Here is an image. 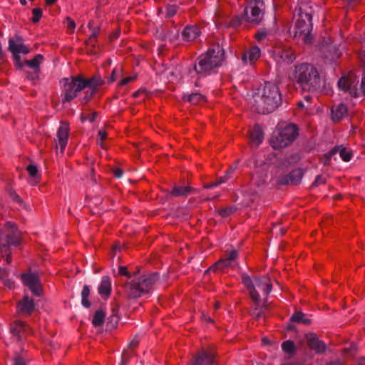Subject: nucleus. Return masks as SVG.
Masks as SVG:
<instances>
[{"instance_id":"nucleus-1","label":"nucleus","mask_w":365,"mask_h":365,"mask_svg":"<svg viewBox=\"0 0 365 365\" xmlns=\"http://www.w3.org/2000/svg\"><path fill=\"white\" fill-rule=\"evenodd\" d=\"M103 84L99 76L85 78L82 76H76L63 80L62 102H70L76 98L78 93L84 91V96L80 98L82 104L89 102L98 89Z\"/></svg>"},{"instance_id":"nucleus-2","label":"nucleus","mask_w":365,"mask_h":365,"mask_svg":"<svg viewBox=\"0 0 365 365\" xmlns=\"http://www.w3.org/2000/svg\"><path fill=\"white\" fill-rule=\"evenodd\" d=\"M253 100L255 110L265 114L273 112L280 105L282 96L276 84L267 82L257 89Z\"/></svg>"},{"instance_id":"nucleus-3","label":"nucleus","mask_w":365,"mask_h":365,"mask_svg":"<svg viewBox=\"0 0 365 365\" xmlns=\"http://www.w3.org/2000/svg\"><path fill=\"white\" fill-rule=\"evenodd\" d=\"M292 78L303 91L314 92L323 87V80L315 66L307 63L294 66Z\"/></svg>"},{"instance_id":"nucleus-4","label":"nucleus","mask_w":365,"mask_h":365,"mask_svg":"<svg viewBox=\"0 0 365 365\" xmlns=\"http://www.w3.org/2000/svg\"><path fill=\"white\" fill-rule=\"evenodd\" d=\"M224 58V51L220 45H214L197 58L194 68L200 76H207L217 67H219Z\"/></svg>"},{"instance_id":"nucleus-5","label":"nucleus","mask_w":365,"mask_h":365,"mask_svg":"<svg viewBox=\"0 0 365 365\" xmlns=\"http://www.w3.org/2000/svg\"><path fill=\"white\" fill-rule=\"evenodd\" d=\"M138 272L133 274L134 279L124 285V292L129 299H137L148 293L158 279L157 273L148 274L137 277Z\"/></svg>"},{"instance_id":"nucleus-6","label":"nucleus","mask_w":365,"mask_h":365,"mask_svg":"<svg viewBox=\"0 0 365 365\" xmlns=\"http://www.w3.org/2000/svg\"><path fill=\"white\" fill-rule=\"evenodd\" d=\"M312 14V7L306 6H300L297 14V19L294 28V36L301 39L305 43H311L312 41L311 34Z\"/></svg>"},{"instance_id":"nucleus-7","label":"nucleus","mask_w":365,"mask_h":365,"mask_svg":"<svg viewBox=\"0 0 365 365\" xmlns=\"http://www.w3.org/2000/svg\"><path fill=\"white\" fill-rule=\"evenodd\" d=\"M242 280L256 304H259L263 297L266 298L272 289L270 279L267 276L257 277L252 280L248 275L243 274Z\"/></svg>"},{"instance_id":"nucleus-8","label":"nucleus","mask_w":365,"mask_h":365,"mask_svg":"<svg viewBox=\"0 0 365 365\" xmlns=\"http://www.w3.org/2000/svg\"><path fill=\"white\" fill-rule=\"evenodd\" d=\"M359 80L356 76L350 73L342 76L338 81V86L341 91L349 93L353 97L361 95L365 96V70L361 79L360 87H358Z\"/></svg>"},{"instance_id":"nucleus-9","label":"nucleus","mask_w":365,"mask_h":365,"mask_svg":"<svg viewBox=\"0 0 365 365\" xmlns=\"http://www.w3.org/2000/svg\"><path fill=\"white\" fill-rule=\"evenodd\" d=\"M297 135V127L293 124L288 125L274 133L270 139V143L274 149L282 148L292 143Z\"/></svg>"},{"instance_id":"nucleus-10","label":"nucleus","mask_w":365,"mask_h":365,"mask_svg":"<svg viewBox=\"0 0 365 365\" xmlns=\"http://www.w3.org/2000/svg\"><path fill=\"white\" fill-rule=\"evenodd\" d=\"M264 4L263 0H250L245 9L247 21L258 24L264 16Z\"/></svg>"},{"instance_id":"nucleus-11","label":"nucleus","mask_w":365,"mask_h":365,"mask_svg":"<svg viewBox=\"0 0 365 365\" xmlns=\"http://www.w3.org/2000/svg\"><path fill=\"white\" fill-rule=\"evenodd\" d=\"M216 353L212 349H202L193 356L188 365H217Z\"/></svg>"},{"instance_id":"nucleus-12","label":"nucleus","mask_w":365,"mask_h":365,"mask_svg":"<svg viewBox=\"0 0 365 365\" xmlns=\"http://www.w3.org/2000/svg\"><path fill=\"white\" fill-rule=\"evenodd\" d=\"M19 242V236L14 232H11L6 235V239L0 237V252L3 257H6V263H10L11 258V245H17Z\"/></svg>"},{"instance_id":"nucleus-13","label":"nucleus","mask_w":365,"mask_h":365,"mask_svg":"<svg viewBox=\"0 0 365 365\" xmlns=\"http://www.w3.org/2000/svg\"><path fill=\"white\" fill-rule=\"evenodd\" d=\"M273 55L274 60L279 64H289L296 58L294 51L291 47L287 46H282L276 48Z\"/></svg>"},{"instance_id":"nucleus-14","label":"nucleus","mask_w":365,"mask_h":365,"mask_svg":"<svg viewBox=\"0 0 365 365\" xmlns=\"http://www.w3.org/2000/svg\"><path fill=\"white\" fill-rule=\"evenodd\" d=\"M23 284L36 296H41V285L38 274L35 273H23L20 275Z\"/></svg>"},{"instance_id":"nucleus-15","label":"nucleus","mask_w":365,"mask_h":365,"mask_svg":"<svg viewBox=\"0 0 365 365\" xmlns=\"http://www.w3.org/2000/svg\"><path fill=\"white\" fill-rule=\"evenodd\" d=\"M238 257V252L235 250L227 251L224 258L218 260L210 269H225L229 267H234L236 265V259Z\"/></svg>"},{"instance_id":"nucleus-16","label":"nucleus","mask_w":365,"mask_h":365,"mask_svg":"<svg viewBox=\"0 0 365 365\" xmlns=\"http://www.w3.org/2000/svg\"><path fill=\"white\" fill-rule=\"evenodd\" d=\"M11 333L14 341L16 342L21 341L27 335L32 333V330L24 322L16 321L11 327Z\"/></svg>"},{"instance_id":"nucleus-17","label":"nucleus","mask_w":365,"mask_h":365,"mask_svg":"<svg viewBox=\"0 0 365 365\" xmlns=\"http://www.w3.org/2000/svg\"><path fill=\"white\" fill-rule=\"evenodd\" d=\"M9 50L13 53L17 61H20V53L27 54L29 53V48L23 43L21 38L19 36L15 39H9Z\"/></svg>"},{"instance_id":"nucleus-18","label":"nucleus","mask_w":365,"mask_h":365,"mask_svg":"<svg viewBox=\"0 0 365 365\" xmlns=\"http://www.w3.org/2000/svg\"><path fill=\"white\" fill-rule=\"evenodd\" d=\"M69 125L66 122H61L57 131V144L56 147L60 148L61 153H63L68 140Z\"/></svg>"},{"instance_id":"nucleus-19","label":"nucleus","mask_w":365,"mask_h":365,"mask_svg":"<svg viewBox=\"0 0 365 365\" xmlns=\"http://www.w3.org/2000/svg\"><path fill=\"white\" fill-rule=\"evenodd\" d=\"M303 177V171L300 168H297L290 172L288 175L280 178L278 183L280 185H297Z\"/></svg>"},{"instance_id":"nucleus-20","label":"nucleus","mask_w":365,"mask_h":365,"mask_svg":"<svg viewBox=\"0 0 365 365\" xmlns=\"http://www.w3.org/2000/svg\"><path fill=\"white\" fill-rule=\"evenodd\" d=\"M307 343L308 346L316 354H322L327 349L326 344L319 340L317 336L314 334H308L306 336Z\"/></svg>"},{"instance_id":"nucleus-21","label":"nucleus","mask_w":365,"mask_h":365,"mask_svg":"<svg viewBox=\"0 0 365 365\" xmlns=\"http://www.w3.org/2000/svg\"><path fill=\"white\" fill-rule=\"evenodd\" d=\"M261 51L259 48L257 46H253L250 47L249 50H247L243 54L242 57V60L245 63L254 64L260 57Z\"/></svg>"},{"instance_id":"nucleus-22","label":"nucleus","mask_w":365,"mask_h":365,"mask_svg":"<svg viewBox=\"0 0 365 365\" xmlns=\"http://www.w3.org/2000/svg\"><path fill=\"white\" fill-rule=\"evenodd\" d=\"M250 139L252 147H258L263 141L264 133L259 125H255L250 130Z\"/></svg>"},{"instance_id":"nucleus-23","label":"nucleus","mask_w":365,"mask_h":365,"mask_svg":"<svg viewBox=\"0 0 365 365\" xmlns=\"http://www.w3.org/2000/svg\"><path fill=\"white\" fill-rule=\"evenodd\" d=\"M35 304L32 299L25 296L21 301L18 303V309L22 314L30 315L34 310Z\"/></svg>"},{"instance_id":"nucleus-24","label":"nucleus","mask_w":365,"mask_h":365,"mask_svg":"<svg viewBox=\"0 0 365 365\" xmlns=\"http://www.w3.org/2000/svg\"><path fill=\"white\" fill-rule=\"evenodd\" d=\"M347 113L348 108L345 104L334 106L331 108V119L334 121H339L346 116Z\"/></svg>"},{"instance_id":"nucleus-25","label":"nucleus","mask_w":365,"mask_h":365,"mask_svg":"<svg viewBox=\"0 0 365 365\" xmlns=\"http://www.w3.org/2000/svg\"><path fill=\"white\" fill-rule=\"evenodd\" d=\"M200 34V29L197 26H187L182 33L183 39L187 41L195 40Z\"/></svg>"},{"instance_id":"nucleus-26","label":"nucleus","mask_w":365,"mask_h":365,"mask_svg":"<svg viewBox=\"0 0 365 365\" xmlns=\"http://www.w3.org/2000/svg\"><path fill=\"white\" fill-rule=\"evenodd\" d=\"M336 153H339L341 159L345 162H349L353 156L351 151L346 148L343 147L342 145L334 147L329 152V155L331 157Z\"/></svg>"},{"instance_id":"nucleus-27","label":"nucleus","mask_w":365,"mask_h":365,"mask_svg":"<svg viewBox=\"0 0 365 365\" xmlns=\"http://www.w3.org/2000/svg\"><path fill=\"white\" fill-rule=\"evenodd\" d=\"M111 292V282L108 276H103L102 277L101 284L98 287V293L101 296L108 297Z\"/></svg>"},{"instance_id":"nucleus-28","label":"nucleus","mask_w":365,"mask_h":365,"mask_svg":"<svg viewBox=\"0 0 365 365\" xmlns=\"http://www.w3.org/2000/svg\"><path fill=\"white\" fill-rule=\"evenodd\" d=\"M9 272L6 269L0 267V286L11 289L14 287V282L8 279Z\"/></svg>"},{"instance_id":"nucleus-29","label":"nucleus","mask_w":365,"mask_h":365,"mask_svg":"<svg viewBox=\"0 0 365 365\" xmlns=\"http://www.w3.org/2000/svg\"><path fill=\"white\" fill-rule=\"evenodd\" d=\"M182 99L185 101H188L194 105L199 104L205 101V96L198 93L185 94L182 97Z\"/></svg>"},{"instance_id":"nucleus-30","label":"nucleus","mask_w":365,"mask_h":365,"mask_svg":"<svg viewBox=\"0 0 365 365\" xmlns=\"http://www.w3.org/2000/svg\"><path fill=\"white\" fill-rule=\"evenodd\" d=\"M43 60V56L41 54H37L34 58L25 61L24 64L34 71H38L39 66L42 63Z\"/></svg>"},{"instance_id":"nucleus-31","label":"nucleus","mask_w":365,"mask_h":365,"mask_svg":"<svg viewBox=\"0 0 365 365\" xmlns=\"http://www.w3.org/2000/svg\"><path fill=\"white\" fill-rule=\"evenodd\" d=\"M26 170L29 175L34 178L31 181L32 185H36L39 182V178L38 177V168L36 165L30 164L26 167Z\"/></svg>"},{"instance_id":"nucleus-32","label":"nucleus","mask_w":365,"mask_h":365,"mask_svg":"<svg viewBox=\"0 0 365 365\" xmlns=\"http://www.w3.org/2000/svg\"><path fill=\"white\" fill-rule=\"evenodd\" d=\"M192 190L190 187H175L171 191V194L174 196L187 195L191 192Z\"/></svg>"},{"instance_id":"nucleus-33","label":"nucleus","mask_w":365,"mask_h":365,"mask_svg":"<svg viewBox=\"0 0 365 365\" xmlns=\"http://www.w3.org/2000/svg\"><path fill=\"white\" fill-rule=\"evenodd\" d=\"M105 314L102 310H98L92 320V323L95 327H99L103 324Z\"/></svg>"},{"instance_id":"nucleus-34","label":"nucleus","mask_w":365,"mask_h":365,"mask_svg":"<svg viewBox=\"0 0 365 365\" xmlns=\"http://www.w3.org/2000/svg\"><path fill=\"white\" fill-rule=\"evenodd\" d=\"M291 320L294 322L302 323L304 324H309L310 323V320L309 319H305L304 314L302 312L294 313L292 316Z\"/></svg>"},{"instance_id":"nucleus-35","label":"nucleus","mask_w":365,"mask_h":365,"mask_svg":"<svg viewBox=\"0 0 365 365\" xmlns=\"http://www.w3.org/2000/svg\"><path fill=\"white\" fill-rule=\"evenodd\" d=\"M260 303L259 304H256L255 303V307H253L251 310V314L256 319H259L260 318L264 317V309L265 307L259 308Z\"/></svg>"},{"instance_id":"nucleus-36","label":"nucleus","mask_w":365,"mask_h":365,"mask_svg":"<svg viewBox=\"0 0 365 365\" xmlns=\"http://www.w3.org/2000/svg\"><path fill=\"white\" fill-rule=\"evenodd\" d=\"M282 350L287 354H294L295 351L294 344L291 341H286L282 344Z\"/></svg>"},{"instance_id":"nucleus-37","label":"nucleus","mask_w":365,"mask_h":365,"mask_svg":"<svg viewBox=\"0 0 365 365\" xmlns=\"http://www.w3.org/2000/svg\"><path fill=\"white\" fill-rule=\"evenodd\" d=\"M234 168H230L225 173V175L224 176H222L220 177L217 180V185H220L222 183H225L230 178H231V175L234 172Z\"/></svg>"},{"instance_id":"nucleus-38","label":"nucleus","mask_w":365,"mask_h":365,"mask_svg":"<svg viewBox=\"0 0 365 365\" xmlns=\"http://www.w3.org/2000/svg\"><path fill=\"white\" fill-rule=\"evenodd\" d=\"M236 210L234 207H227L218 210L219 215L222 217H227Z\"/></svg>"},{"instance_id":"nucleus-39","label":"nucleus","mask_w":365,"mask_h":365,"mask_svg":"<svg viewBox=\"0 0 365 365\" xmlns=\"http://www.w3.org/2000/svg\"><path fill=\"white\" fill-rule=\"evenodd\" d=\"M32 19H31V21L34 22V23H37L39 21V20L41 19V16H42V10L40 8H34L33 10H32Z\"/></svg>"},{"instance_id":"nucleus-40","label":"nucleus","mask_w":365,"mask_h":365,"mask_svg":"<svg viewBox=\"0 0 365 365\" xmlns=\"http://www.w3.org/2000/svg\"><path fill=\"white\" fill-rule=\"evenodd\" d=\"M137 79V75L132 76H128L125 78H123L120 82L119 86H125L127 84L132 83L135 81Z\"/></svg>"},{"instance_id":"nucleus-41","label":"nucleus","mask_w":365,"mask_h":365,"mask_svg":"<svg viewBox=\"0 0 365 365\" xmlns=\"http://www.w3.org/2000/svg\"><path fill=\"white\" fill-rule=\"evenodd\" d=\"M122 73H123V71H122V69L121 68H114L112 71V74L110 76V78L109 79V81L110 82H113L115 81H116V79L121 76H122Z\"/></svg>"},{"instance_id":"nucleus-42","label":"nucleus","mask_w":365,"mask_h":365,"mask_svg":"<svg viewBox=\"0 0 365 365\" xmlns=\"http://www.w3.org/2000/svg\"><path fill=\"white\" fill-rule=\"evenodd\" d=\"M166 16L168 18L175 16L178 11V7L175 5H170L167 7Z\"/></svg>"},{"instance_id":"nucleus-43","label":"nucleus","mask_w":365,"mask_h":365,"mask_svg":"<svg viewBox=\"0 0 365 365\" xmlns=\"http://www.w3.org/2000/svg\"><path fill=\"white\" fill-rule=\"evenodd\" d=\"M14 365H26V361L25 359L20 355H16L13 358Z\"/></svg>"},{"instance_id":"nucleus-44","label":"nucleus","mask_w":365,"mask_h":365,"mask_svg":"<svg viewBox=\"0 0 365 365\" xmlns=\"http://www.w3.org/2000/svg\"><path fill=\"white\" fill-rule=\"evenodd\" d=\"M88 27L89 29L91 30V34L90 35V36H92V38H97L98 34H99V28L98 27H93V21H90L88 23Z\"/></svg>"},{"instance_id":"nucleus-45","label":"nucleus","mask_w":365,"mask_h":365,"mask_svg":"<svg viewBox=\"0 0 365 365\" xmlns=\"http://www.w3.org/2000/svg\"><path fill=\"white\" fill-rule=\"evenodd\" d=\"M118 273L120 275L125 276L129 279L133 276L132 274L128 271V269L125 266H120L119 267Z\"/></svg>"},{"instance_id":"nucleus-46","label":"nucleus","mask_w":365,"mask_h":365,"mask_svg":"<svg viewBox=\"0 0 365 365\" xmlns=\"http://www.w3.org/2000/svg\"><path fill=\"white\" fill-rule=\"evenodd\" d=\"M107 135H108V134L104 130L101 129L98 131V136L100 140L99 145L102 148L104 147L103 144V141L107 138Z\"/></svg>"},{"instance_id":"nucleus-47","label":"nucleus","mask_w":365,"mask_h":365,"mask_svg":"<svg viewBox=\"0 0 365 365\" xmlns=\"http://www.w3.org/2000/svg\"><path fill=\"white\" fill-rule=\"evenodd\" d=\"M326 182V178L322 175H318L315 180V181L313 182V185L318 186L319 185L324 184Z\"/></svg>"},{"instance_id":"nucleus-48","label":"nucleus","mask_w":365,"mask_h":365,"mask_svg":"<svg viewBox=\"0 0 365 365\" xmlns=\"http://www.w3.org/2000/svg\"><path fill=\"white\" fill-rule=\"evenodd\" d=\"M66 22L67 24V28L71 29V31H73L76 28V24L73 20H72L71 18L67 17L66 19Z\"/></svg>"},{"instance_id":"nucleus-49","label":"nucleus","mask_w":365,"mask_h":365,"mask_svg":"<svg viewBox=\"0 0 365 365\" xmlns=\"http://www.w3.org/2000/svg\"><path fill=\"white\" fill-rule=\"evenodd\" d=\"M90 294V289L88 286L84 285L81 292V297L82 298H88Z\"/></svg>"},{"instance_id":"nucleus-50","label":"nucleus","mask_w":365,"mask_h":365,"mask_svg":"<svg viewBox=\"0 0 365 365\" xmlns=\"http://www.w3.org/2000/svg\"><path fill=\"white\" fill-rule=\"evenodd\" d=\"M11 197L12 198V200L19 204H21L23 203V201L21 199V197L16 193V192H11Z\"/></svg>"},{"instance_id":"nucleus-51","label":"nucleus","mask_w":365,"mask_h":365,"mask_svg":"<svg viewBox=\"0 0 365 365\" xmlns=\"http://www.w3.org/2000/svg\"><path fill=\"white\" fill-rule=\"evenodd\" d=\"M123 170L120 168H116L113 170V175L115 178H120L123 175Z\"/></svg>"},{"instance_id":"nucleus-52","label":"nucleus","mask_w":365,"mask_h":365,"mask_svg":"<svg viewBox=\"0 0 365 365\" xmlns=\"http://www.w3.org/2000/svg\"><path fill=\"white\" fill-rule=\"evenodd\" d=\"M86 44L88 46L95 47L96 44V38H92V36H90L89 38L86 41Z\"/></svg>"},{"instance_id":"nucleus-53","label":"nucleus","mask_w":365,"mask_h":365,"mask_svg":"<svg viewBox=\"0 0 365 365\" xmlns=\"http://www.w3.org/2000/svg\"><path fill=\"white\" fill-rule=\"evenodd\" d=\"M265 36V32H259L255 35V38H257V41H261L264 38Z\"/></svg>"},{"instance_id":"nucleus-54","label":"nucleus","mask_w":365,"mask_h":365,"mask_svg":"<svg viewBox=\"0 0 365 365\" xmlns=\"http://www.w3.org/2000/svg\"><path fill=\"white\" fill-rule=\"evenodd\" d=\"M217 186H219V185H217V181H216L215 182L207 183V184L204 185L203 187L205 189H210V188L217 187Z\"/></svg>"},{"instance_id":"nucleus-55","label":"nucleus","mask_w":365,"mask_h":365,"mask_svg":"<svg viewBox=\"0 0 365 365\" xmlns=\"http://www.w3.org/2000/svg\"><path fill=\"white\" fill-rule=\"evenodd\" d=\"M359 59H360L361 63L363 64L364 66H365V51H362L360 53Z\"/></svg>"},{"instance_id":"nucleus-56","label":"nucleus","mask_w":365,"mask_h":365,"mask_svg":"<svg viewBox=\"0 0 365 365\" xmlns=\"http://www.w3.org/2000/svg\"><path fill=\"white\" fill-rule=\"evenodd\" d=\"M82 304L86 308H88L91 306V303L89 302L88 298H82Z\"/></svg>"},{"instance_id":"nucleus-57","label":"nucleus","mask_w":365,"mask_h":365,"mask_svg":"<svg viewBox=\"0 0 365 365\" xmlns=\"http://www.w3.org/2000/svg\"><path fill=\"white\" fill-rule=\"evenodd\" d=\"M38 71H34L31 75L28 74V77L31 80H35L38 78Z\"/></svg>"},{"instance_id":"nucleus-58","label":"nucleus","mask_w":365,"mask_h":365,"mask_svg":"<svg viewBox=\"0 0 365 365\" xmlns=\"http://www.w3.org/2000/svg\"><path fill=\"white\" fill-rule=\"evenodd\" d=\"M326 365H342V363L340 360H337L335 361L329 362V363L327 364Z\"/></svg>"},{"instance_id":"nucleus-59","label":"nucleus","mask_w":365,"mask_h":365,"mask_svg":"<svg viewBox=\"0 0 365 365\" xmlns=\"http://www.w3.org/2000/svg\"><path fill=\"white\" fill-rule=\"evenodd\" d=\"M57 0H46V4L48 6H51L56 2Z\"/></svg>"},{"instance_id":"nucleus-60","label":"nucleus","mask_w":365,"mask_h":365,"mask_svg":"<svg viewBox=\"0 0 365 365\" xmlns=\"http://www.w3.org/2000/svg\"><path fill=\"white\" fill-rule=\"evenodd\" d=\"M96 113H93L92 114V115H91V116H90V117H88V119L91 122H93V121H94V120H95V118H96Z\"/></svg>"},{"instance_id":"nucleus-61","label":"nucleus","mask_w":365,"mask_h":365,"mask_svg":"<svg viewBox=\"0 0 365 365\" xmlns=\"http://www.w3.org/2000/svg\"><path fill=\"white\" fill-rule=\"evenodd\" d=\"M358 365H365V357L359 360Z\"/></svg>"},{"instance_id":"nucleus-62","label":"nucleus","mask_w":365,"mask_h":365,"mask_svg":"<svg viewBox=\"0 0 365 365\" xmlns=\"http://www.w3.org/2000/svg\"><path fill=\"white\" fill-rule=\"evenodd\" d=\"M220 307V302H217L215 303V305H214V308L215 310H217V309H219Z\"/></svg>"},{"instance_id":"nucleus-63","label":"nucleus","mask_w":365,"mask_h":365,"mask_svg":"<svg viewBox=\"0 0 365 365\" xmlns=\"http://www.w3.org/2000/svg\"><path fill=\"white\" fill-rule=\"evenodd\" d=\"M140 92H141L140 91H136V92H135V93H133V97L137 98V97L139 96V94H140Z\"/></svg>"},{"instance_id":"nucleus-64","label":"nucleus","mask_w":365,"mask_h":365,"mask_svg":"<svg viewBox=\"0 0 365 365\" xmlns=\"http://www.w3.org/2000/svg\"><path fill=\"white\" fill-rule=\"evenodd\" d=\"M138 341H133L131 343H130V346H136L138 345Z\"/></svg>"}]
</instances>
